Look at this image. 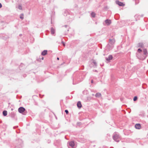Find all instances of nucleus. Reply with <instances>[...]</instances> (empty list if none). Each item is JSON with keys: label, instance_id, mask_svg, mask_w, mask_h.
Here are the masks:
<instances>
[{"label": "nucleus", "instance_id": "obj_1", "mask_svg": "<svg viewBox=\"0 0 148 148\" xmlns=\"http://www.w3.org/2000/svg\"><path fill=\"white\" fill-rule=\"evenodd\" d=\"M82 73L78 72L77 73H75L73 75V84H77L83 79V76L82 75Z\"/></svg>", "mask_w": 148, "mask_h": 148}, {"label": "nucleus", "instance_id": "obj_2", "mask_svg": "<svg viewBox=\"0 0 148 148\" xmlns=\"http://www.w3.org/2000/svg\"><path fill=\"white\" fill-rule=\"evenodd\" d=\"M143 54L142 55L141 54H138L137 56L138 58L142 60L145 59L147 56L148 53L147 50L146 49H143Z\"/></svg>", "mask_w": 148, "mask_h": 148}, {"label": "nucleus", "instance_id": "obj_3", "mask_svg": "<svg viewBox=\"0 0 148 148\" xmlns=\"http://www.w3.org/2000/svg\"><path fill=\"white\" fill-rule=\"evenodd\" d=\"M113 139L115 141L118 142L119 141L120 136L117 132H114L113 135Z\"/></svg>", "mask_w": 148, "mask_h": 148}, {"label": "nucleus", "instance_id": "obj_4", "mask_svg": "<svg viewBox=\"0 0 148 148\" xmlns=\"http://www.w3.org/2000/svg\"><path fill=\"white\" fill-rule=\"evenodd\" d=\"M25 110V109L23 107H20L18 109V111L20 113H22Z\"/></svg>", "mask_w": 148, "mask_h": 148}, {"label": "nucleus", "instance_id": "obj_5", "mask_svg": "<svg viewBox=\"0 0 148 148\" xmlns=\"http://www.w3.org/2000/svg\"><path fill=\"white\" fill-rule=\"evenodd\" d=\"M115 40L114 39H110L109 40V43L111 45H112L111 46V47L110 48L112 49L113 46H112V45L114 44L115 43Z\"/></svg>", "mask_w": 148, "mask_h": 148}, {"label": "nucleus", "instance_id": "obj_6", "mask_svg": "<svg viewBox=\"0 0 148 148\" xmlns=\"http://www.w3.org/2000/svg\"><path fill=\"white\" fill-rule=\"evenodd\" d=\"M69 145L72 148H75V143L73 141H71L69 142Z\"/></svg>", "mask_w": 148, "mask_h": 148}, {"label": "nucleus", "instance_id": "obj_7", "mask_svg": "<svg viewBox=\"0 0 148 148\" xmlns=\"http://www.w3.org/2000/svg\"><path fill=\"white\" fill-rule=\"evenodd\" d=\"M116 3L117 4L120 6H124L125 5V4L123 3L120 2L118 1H116Z\"/></svg>", "mask_w": 148, "mask_h": 148}, {"label": "nucleus", "instance_id": "obj_8", "mask_svg": "<svg viewBox=\"0 0 148 148\" xmlns=\"http://www.w3.org/2000/svg\"><path fill=\"white\" fill-rule=\"evenodd\" d=\"M113 58V56L112 55H109L108 58H106V59L107 61H109L112 60Z\"/></svg>", "mask_w": 148, "mask_h": 148}, {"label": "nucleus", "instance_id": "obj_9", "mask_svg": "<svg viewBox=\"0 0 148 148\" xmlns=\"http://www.w3.org/2000/svg\"><path fill=\"white\" fill-rule=\"evenodd\" d=\"M105 23L106 25H108L111 23V21L110 20L106 19L105 21Z\"/></svg>", "mask_w": 148, "mask_h": 148}, {"label": "nucleus", "instance_id": "obj_10", "mask_svg": "<svg viewBox=\"0 0 148 148\" xmlns=\"http://www.w3.org/2000/svg\"><path fill=\"white\" fill-rule=\"evenodd\" d=\"M135 128L137 129H140L141 127L140 124L139 123L136 124L135 125Z\"/></svg>", "mask_w": 148, "mask_h": 148}, {"label": "nucleus", "instance_id": "obj_11", "mask_svg": "<svg viewBox=\"0 0 148 148\" xmlns=\"http://www.w3.org/2000/svg\"><path fill=\"white\" fill-rule=\"evenodd\" d=\"M55 29L53 28L52 27H51V34L53 35L54 34H55Z\"/></svg>", "mask_w": 148, "mask_h": 148}, {"label": "nucleus", "instance_id": "obj_12", "mask_svg": "<svg viewBox=\"0 0 148 148\" xmlns=\"http://www.w3.org/2000/svg\"><path fill=\"white\" fill-rule=\"evenodd\" d=\"M47 50H44L42 52L41 55L42 56H45L47 54Z\"/></svg>", "mask_w": 148, "mask_h": 148}, {"label": "nucleus", "instance_id": "obj_13", "mask_svg": "<svg viewBox=\"0 0 148 148\" xmlns=\"http://www.w3.org/2000/svg\"><path fill=\"white\" fill-rule=\"evenodd\" d=\"M77 106L79 108H80L82 107V104L80 101H79L77 102Z\"/></svg>", "mask_w": 148, "mask_h": 148}, {"label": "nucleus", "instance_id": "obj_14", "mask_svg": "<svg viewBox=\"0 0 148 148\" xmlns=\"http://www.w3.org/2000/svg\"><path fill=\"white\" fill-rule=\"evenodd\" d=\"M101 96V94L100 93H97L95 95V96L97 97H99Z\"/></svg>", "mask_w": 148, "mask_h": 148}, {"label": "nucleus", "instance_id": "obj_15", "mask_svg": "<svg viewBox=\"0 0 148 148\" xmlns=\"http://www.w3.org/2000/svg\"><path fill=\"white\" fill-rule=\"evenodd\" d=\"M143 44L142 43L140 42V43H139L138 44V47H143Z\"/></svg>", "mask_w": 148, "mask_h": 148}, {"label": "nucleus", "instance_id": "obj_16", "mask_svg": "<svg viewBox=\"0 0 148 148\" xmlns=\"http://www.w3.org/2000/svg\"><path fill=\"white\" fill-rule=\"evenodd\" d=\"M3 115L4 116H6L7 114V112L6 110H4L3 112Z\"/></svg>", "mask_w": 148, "mask_h": 148}, {"label": "nucleus", "instance_id": "obj_17", "mask_svg": "<svg viewBox=\"0 0 148 148\" xmlns=\"http://www.w3.org/2000/svg\"><path fill=\"white\" fill-rule=\"evenodd\" d=\"M95 15H96V14H95V12H92L91 14V16L93 18L95 17Z\"/></svg>", "mask_w": 148, "mask_h": 148}, {"label": "nucleus", "instance_id": "obj_18", "mask_svg": "<svg viewBox=\"0 0 148 148\" xmlns=\"http://www.w3.org/2000/svg\"><path fill=\"white\" fill-rule=\"evenodd\" d=\"M142 52V50L140 49H138V50H137V52H138V53H137V55L138 54H141V52Z\"/></svg>", "mask_w": 148, "mask_h": 148}, {"label": "nucleus", "instance_id": "obj_19", "mask_svg": "<svg viewBox=\"0 0 148 148\" xmlns=\"http://www.w3.org/2000/svg\"><path fill=\"white\" fill-rule=\"evenodd\" d=\"M82 125V123L80 122H77V126L79 127H80Z\"/></svg>", "mask_w": 148, "mask_h": 148}, {"label": "nucleus", "instance_id": "obj_20", "mask_svg": "<svg viewBox=\"0 0 148 148\" xmlns=\"http://www.w3.org/2000/svg\"><path fill=\"white\" fill-rule=\"evenodd\" d=\"M18 8L20 10L22 9V7L21 5L19 4L18 6Z\"/></svg>", "mask_w": 148, "mask_h": 148}, {"label": "nucleus", "instance_id": "obj_21", "mask_svg": "<svg viewBox=\"0 0 148 148\" xmlns=\"http://www.w3.org/2000/svg\"><path fill=\"white\" fill-rule=\"evenodd\" d=\"M137 96H135L134 97L133 99V100L134 101H136L137 99Z\"/></svg>", "mask_w": 148, "mask_h": 148}, {"label": "nucleus", "instance_id": "obj_22", "mask_svg": "<svg viewBox=\"0 0 148 148\" xmlns=\"http://www.w3.org/2000/svg\"><path fill=\"white\" fill-rule=\"evenodd\" d=\"M65 112H66V114H67L69 113V111L68 110H65Z\"/></svg>", "mask_w": 148, "mask_h": 148}, {"label": "nucleus", "instance_id": "obj_23", "mask_svg": "<svg viewBox=\"0 0 148 148\" xmlns=\"http://www.w3.org/2000/svg\"><path fill=\"white\" fill-rule=\"evenodd\" d=\"M93 62L95 66H97V63L95 61H93Z\"/></svg>", "mask_w": 148, "mask_h": 148}, {"label": "nucleus", "instance_id": "obj_24", "mask_svg": "<svg viewBox=\"0 0 148 148\" xmlns=\"http://www.w3.org/2000/svg\"><path fill=\"white\" fill-rule=\"evenodd\" d=\"M20 18L21 19H23V16H21L20 17Z\"/></svg>", "mask_w": 148, "mask_h": 148}, {"label": "nucleus", "instance_id": "obj_25", "mask_svg": "<svg viewBox=\"0 0 148 148\" xmlns=\"http://www.w3.org/2000/svg\"><path fill=\"white\" fill-rule=\"evenodd\" d=\"M2 4L1 3H0V8H1L2 7Z\"/></svg>", "mask_w": 148, "mask_h": 148}, {"label": "nucleus", "instance_id": "obj_26", "mask_svg": "<svg viewBox=\"0 0 148 148\" xmlns=\"http://www.w3.org/2000/svg\"><path fill=\"white\" fill-rule=\"evenodd\" d=\"M66 16H67L68 17H70V15L69 14H68V15H66Z\"/></svg>", "mask_w": 148, "mask_h": 148}, {"label": "nucleus", "instance_id": "obj_27", "mask_svg": "<svg viewBox=\"0 0 148 148\" xmlns=\"http://www.w3.org/2000/svg\"><path fill=\"white\" fill-rule=\"evenodd\" d=\"M12 115L14 116H15V114L14 113H12Z\"/></svg>", "mask_w": 148, "mask_h": 148}, {"label": "nucleus", "instance_id": "obj_28", "mask_svg": "<svg viewBox=\"0 0 148 148\" xmlns=\"http://www.w3.org/2000/svg\"><path fill=\"white\" fill-rule=\"evenodd\" d=\"M93 82V80H92L91 81V83H92Z\"/></svg>", "mask_w": 148, "mask_h": 148}, {"label": "nucleus", "instance_id": "obj_29", "mask_svg": "<svg viewBox=\"0 0 148 148\" xmlns=\"http://www.w3.org/2000/svg\"><path fill=\"white\" fill-rule=\"evenodd\" d=\"M64 26L65 27H66L67 26V25H65Z\"/></svg>", "mask_w": 148, "mask_h": 148}, {"label": "nucleus", "instance_id": "obj_30", "mask_svg": "<svg viewBox=\"0 0 148 148\" xmlns=\"http://www.w3.org/2000/svg\"><path fill=\"white\" fill-rule=\"evenodd\" d=\"M62 43H63L64 45H65V44L64 42H62Z\"/></svg>", "mask_w": 148, "mask_h": 148}, {"label": "nucleus", "instance_id": "obj_31", "mask_svg": "<svg viewBox=\"0 0 148 148\" xmlns=\"http://www.w3.org/2000/svg\"><path fill=\"white\" fill-rule=\"evenodd\" d=\"M57 60H59V58L58 57L57 58Z\"/></svg>", "mask_w": 148, "mask_h": 148}, {"label": "nucleus", "instance_id": "obj_32", "mask_svg": "<svg viewBox=\"0 0 148 148\" xmlns=\"http://www.w3.org/2000/svg\"><path fill=\"white\" fill-rule=\"evenodd\" d=\"M110 45L109 44H108V45H107V47H109V46Z\"/></svg>", "mask_w": 148, "mask_h": 148}, {"label": "nucleus", "instance_id": "obj_33", "mask_svg": "<svg viewBox=\"0 0 148 148\" xmlns=\"http://www.w3.org/2000/svg\"><path fill=\"white\" fill-rule=\"evenodd\" d=\"M143 15H141V16H142V17H143Z\"/></svg>", "mask_w": 148, "mask_h": 148}, {"label": "nucleus", "instance_id": "obj_34", "mask_svg": "<svg viewBox=\"0 0 148 148\" xmlns=\"http://www.w3.org/2000/svg\"><path fill=\"white\" fill-rule=\"evenodd\" d=\"M43 58H44L43 57H42V59L43 60Z\"/></svg>", "mask_w": 148, "mask_h": 148}, {"label": "nucleus", "instance_id": "obj_35", "mask_svg": "<svg viewBox=\"0 0 148 148\" xmlns=\"http://www.w3.org/2000/svg\"><path fill=\"white\" fill-rule=\"evenodd\" d=\"M94 71L95 72H97V71L96 70H95Z\"/></svg>", "mask_w": 148, "mask_h": 148}, {"label": "nucleus", "instance_id": "obj_36", "mask_svg": "<svg viewBox=\"0 0 148 148\" xmlns=\"http://www.w3.org/2000/svg\"><path fill=\"white\" fill-rule=\"evenodd\" d=\"M19 35L20 36H21L22 35V34H20Z\"/></svg>", "mask_w": 148, "mask_h": 148}, {"label": "nucleus", "instance_id": "obj_37", "mask_svg": "<svg viewBox=\"0 0 148 148\" xmlns=\"http://www.w3.org/2000/svg\"><path fill=\"white\" fill-rule=\"evenodd\" d=\"M13 128L14 129V128H15V127H13Z\"/></svg>", "mask_w": 148, "mask_h": 148}]
</instances>
